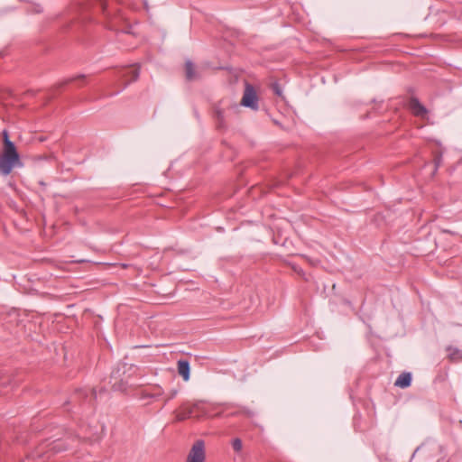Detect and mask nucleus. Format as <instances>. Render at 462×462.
<instances>
[{
	"label": "nucleus",
	"mask_w": 462,
	"mask_h": 462,
	"mask_svg": "<svg viewBox=\"0 0 462 462\" xmlns=\"http://www.w3.org/2000/svg\"><path fill=\"white\" fill-rule=\"evenodd\" d=\"M127 385V382H125L123 379L120 380V384L117 386L116 383L113 384V388L116 390H125Z\"/></svg>",
	"instance_id": "obj_18"
},
{
	"label": "nucleus",
	"mask_w": 462,
	"mask_h": 462,
	"mask_svg": "<svg viewBox=\"0 0 462 462\" xmlns=\"http://www.w3.org/2000/svg\"><path fill=\"white\" fill-rule=\"evenodd\" d=\"M89 392H90L91 395L93 396V398L96 399L97 398V393H96L95 389H91Z\"/></svg>",
	"instance_id": "obj_23"
},
{
	"label": "nucleus",
	"mask_w": 462,
	"mask_h": 462,
	"mask_svg": "<svg viewBox=\"0 0 462 462\" xmlns=\"http://www.w3.org/2000/svg\"><path fill=\"white\" fill-rule=\"evenodd\" d=\"M178 373L183 378L184 381H188L190 375V365L187 360L178 361Z\"/></svg>",
	"instance_id": "obj_7"
},
{
	"label": "nucleus",
	"mask_w": 462,
	"mask_h": 462,
	"mask_svg": "<svg viewBox=\"0 0 462 462\" xmlns=\"http://www.w3.org/2000/svg\"><path fill=\"white\" fill-rule=\"evenodd\" d=\"M119 375H120V369H117L116 371H114L112 373V377H114V378H117V376H119Z\"/></svg>",
	"instance_id": "obj_22"
},
{
	"label": "nucleus",
	"mask_w": 462,
	"mask_h": 462,
	"mask_svg": "<svg viewBox=\"0 0 462 462\" xmlns=\"http://www.w3.org/2000/svg\"><path fill=\"white\" fill-rule=\"evenodd\" d=\"M215 417H221L223 416V411H219L214 415Z\"/></svg>",
	"instance_id": "obj_25"
},
{
	"label": "nucleus",
	"mask_w": 462,
	"mask_h": 462,
	"mask_svg": "<svg viewBox=\"0 0 462 462\" xmlns=\"http://www.w3.org/2000/svg\"><path fill=\"white\" fill-rule=\"evenodd\" d=\"M446 350L448 353V358L450 362H452V363L462 362V350L461 349L452 346H447Z\"/></svg>",
	"instance_id": "obj_9"
},
{
	"label": "nucleus",
	"mask_w": 462,
	"mask_h": 462,
	"mask_svg": "<svg viewBox=\"0 0 462 462\" xmlns=\"http://www.w3.org/2000/svg\"><path fill=\"white\" fill-rule=\"evenodd\" d=\"M4 152L0 157V172L8 175L14 166L19 162L20 155L16 150L15 144L9 139L7 131L3 132Z\"/></svg>",
	"instance_id": "obj_1"
},
{
	"label": "nucleus",
	"mask_w": 462,
	"mask_h": 462,
	"mask_svg": "<svg viewBox=\"0 0 462 462\" xmlns=\"http://www.w3.org/2000/svg\"><path fill=\"white\" fill-rule=\"evenodd\" d=\"M271 88L276 96L282 97V89L278 82L272 83Z\"/></svg>",
	"instance_id": "obj_17"
},
{
	"label": "nucleus",
	"mask_w": 462,
	"mask_h": 462,
	"mask_svg": "<svg viewBox=\"0 0 462 462\" xmlns=\"http://www.w3.org/2000/svg\"><path fill=\"white\" fill-rule=\"evenodd\" d=\"M232 447L236 452H237V453L240 452L243 448L242 440L239 438L234 439L232 441Z\"/></svg>",
	"instance_id": "obj_16"
},
{
	"label": "nucleus",
	"mask_w": 462,
	"mask_h": 462,
	"mask_svg": "<svg viewBox=\"0 0 462 462\" xmlns=\"http://www.w3.org/2000/svg\"><path fill=\"white\" fill-rule=\"evenodd\" d=\"M185 77L189 81L199 79V75L196 72L195 65L191 60H186L185 62Z\"/></svg>",
	"instance_id": "obj_11"
},
{
	"label": "nucleus",
	"mask_w": 462,
	"mask_h": 462,
	"mask_svg": "<svg viewBox=\"0 0 462 462\" xmlns=\"http://www.w3.org/2000/svg\"><path fill=\"white\" fill-rule=\"evenodd\" d=\"M121 266H122L123 268H128V267H130V266H131V264H128V263H121Z\"/></svg>",
	"instance_id": "obj_24"
},
{
	"label": "nucleus",
	"mask_w": 462,
	"mask_h": 462,
	"mask_svg": "<svg viewBox=\"0 0 462 462\" xmlns=\"http://www.w3.org/2000/svg\"><path fill=\"white\" fill-rule=\"evenodd\" d=\"M150 391H151V395H150L151 399H158L161 396H162L164 393L163 389L159 384L152 385L151 387Z\"/></svg>",
	"instance_id": "obj_13"
},
{
	"label": "nucleus",
	"mask_w": 462,
	"mask_h": 462,
	"mask_svg": "<svg viewBox=\"0 0 462 462\" xmlns=\"http://www.w3.org/2000/svg\"><path fill=\"white\" fill-rule=\"evenodd\" d=\"M81 395H84L85 397L88 396V393H87V390H79L75 393V395H74V399H76L77 397H79Z\"/></svg>",
	"instance_id": "obj_20"
},
{
	"label": "nucleus",
	"mask_w": 462,
	"mask_h": 462,
	"mask_svg": "<svg viewBox=\"0 0 462 462\" xmlns=\"http://www.w3.org/2000/svg\"><path fill=\"white\" fill-rule=\"evenodd\" d=\"M120 90L116 91L115 94H111L110 96L119 94Z\"/></svg>",
	"instance_id": "obj_26"
},
{
	"label": "nucleus",
	"mask_w": 462,
	"mask_h": 462,
	"mask_svg": "<svg viewBox=\"0 0 462 462\" xmlns=\"http://www.w3.org/2000/svg\"><path fill=\"white\" fill-rule=\"evenodd\" d=\"M411 374L409 372H403L402 373L398 378L396 379L394 385L400 388H407L411 383Z\"/></svg>",
	"instance_id": "obj_8"
},
{
	"label": "nucleus",
	"mask_w": 462,
	"mask_h": 462,
	"mask_svg": "<svg viewBox=\"0 0 462 462\" xmlns=\"http://www.w3.org/2000/svg\"><path fill=\"white\" fill-rule=\"evenodd\" d=\"M52 447H51V449L55 452V453H59V452H61V451H64L68 448L67 446L64 445L63 441L60 440V439H58V440H55L51 443Z\"/></svg>",
	"instance_id": "obj_15"
},
{
	"label": "nucleus",
	"mask_w": 462,
	"mask_h": 462,
	"mask_svg": "<svg viewBox=\"0 0 462 462\" xmlns=\"http://www.w3.org/2000/svg\"><path fill=\"white\" fill-rule=\"evenodd\" d=\"M177 393H178V390H176V389L172 390V391L170 393V394H169L168 398L164 401V405H165V404H166V403H167L171 399H173V398L177 395Z\"/></svg>",
	"instance_id": "obj_19"
},
{
	"label": "nucleus",
	"mask_w": 462,
	"mask_h": 462,
	"mask_svg": "<svg viewBox=\"0 0 462 462\" xmlns=\"http://www.w3.org/2000/svg\"><path fill=\"white\" fill-rule=\"evenodd\" d=\"M150 395H151V391H148V390H144L141 393L142 399L150 398Z\"/></svg>",
	"instance_id": "obj_21"
},
{
	"label": "nucleus",
	"mask_w": 462,
	"mask_h": 462,
	"mask_svg": "<svg viewBox=\"0 0 462 462\" xmlns=\"http://www.w3.org/2000/svg\"><path fill=\"white\" fill-rule=\"evenodd\" d=\"M206 461V450L205 442L202 439H199L192 445L188 456L186 462H205Z\"/></svg>",
	"instance_id": "obj_2"
},
{
	"label": "nucleus",
	"mask_w": 462,
	"mask_h": 462,
	"mask_svg": "<svg viewBox=\"0 0 462 462\" xmlns=\"http://www.w3.org/2000/svg\"><path fill=\"white\" fill-rule=\"evenodd\" d=\"M214 118L216 120V125L218 129L226 128L225 116L223 110L220 108L218 105L214 106Z\"/></svg>",
	"instance_id": "obj_10"
},
{
	"label": "nucleus",
	"mask_w": 462,
	"mask_h": 462,
	"mask_svg": "<svg viewBox=\"0 0 462 462\" xmlns=\"http://www.w3.org/2000/svg\"><path fill=\"white\" fill-rule=\"evenodd\" d=\"M140 75V70L138 68H128V69H122L118 71L117 77L120 79H125L128 76H131L130 80L125 81L123 85V89L125 88L132 81H135L138 79Z\"/></svg>",
	"instance_id": "obj_5"
},
{
	"label": "nucleus",
	"mask_w": 462,
	"mask_h": 462,
	"mask_svg": "<svg viewBox=\"0 0 462 462\" xmlns=\"http://www.w3.org/2000/svg\"><path fill=\"white\" fill-rule=\"evenodd\" d=\"M255 411L253 410H250L246 407H238L234 411H231L230 413H227L226 417H233V416H239V415H245L247 418H253L255 415Z\"/></svg>",
	"instance_id": "obj_12"
},
{
	"label": "nucleus",
	"mask_w": 462,
	"mask_h": 462,
	"mask_svg": "<svg viewBox=\"0 0 462 462\" xmlns=\"http://www.w3.org/2000/svg\"><path fill=\"white\" fill-rule=\"evenodd\" d=\"M200 404L201 402H196L192 405H190L188 402H183L180 408L174 411L176 420L182 421L188 418H190L195 410L200 409Z\"/></svg>",
	"instance_id": "obj_3"
},
{
	"label": "nucleus",
	"mask_w": 462,
	"mask_h": 462,
	"mask_svg": "<svg viewBox=\"0 0 462 462\" xmlns=\"http://www.w3.org/2000/svg\"><path fill=\"white\" fill-rule=\"evenodd\" d=\"M409 108L412 112V114L415 116H424L427 115L428 110L427 108L420 102V100L415 97H411L409 100Z\"/></svg>",
	"instance_id": "obj_6"
},
{
	"label": "nucleus",
	"mask_w": 462,
	"mask_h": 462,
	"mask_svg": "<svg viewBox=\"0 0 462 462\" xmlns=\"http://www.w3.org/2000/svg\"><path fill=\"white\" fill-rule=\"evenodd\" d=\"M86 79V75L84 74H79L76 77H72V78H69L68 79L64 80L63 82H60L59 83L58 85L55 86L56 88H62L63 86L70 83V82H73L75 80H84Z\"/></svg>",
	"instance_id": "obj_14"
},
{
	"label": "nucleus",
	"mask_w": 462,
	"mask_h": 462,
	"mask_svg": "<svg viewBox=\"0 0 462 462\" xmlns=\"http://www.w3.org/2000/svg\"><path fill=\"white\" fill-rule=\"evenodd\" d=\"M241 105L254 110L258 108V97L253 86L247 84L241 100Z\"/></svg>",
	"instance_id": "obj_4"
}]
</instances>
